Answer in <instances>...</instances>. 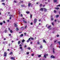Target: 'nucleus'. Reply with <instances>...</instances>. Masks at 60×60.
<instances>
[{
	"label": "nucleus",
	"mask_w": 60,
	"mask_h": 60,
	"mask_svg": "<svg viewBox=\"0 0 60 60\" xmlns=\"http://www.w3.org/2000/svg\"><path fill=\"white\" fill-rule=\"evenodd\" d=\"M7 53L6 52H4V55L3 56H4L5 57H6V56H7Z\"/></svg>",
	"instance_id": "f257e3e1"
},
{
	"label": "nucleus",
	"mask_w": 60,
	"mask_h": 60,
	"mask_svg": "<svg viewBox=\"0 0 60 60\" xmlns=\"http://www.w3.org/2000/svg\"><path fill=\"white\" fill-rule=\"evenodd\" d=\"M37 19H34V23H36L37 22Z\"/></svg>",
	"instance_id": "f03ea898"
},
{
	"label": "nucleus",
	"mask_w": 60,
	"mask_h": 60,
	"mask_svg": "<svg viewBox=\"0 0 60 60\" xmlns=\"http://www.w3.org/2000/svg\"><path fill=\"white\" fill-rule=\"evenodd\" d=\"M9 16L10 17L9 18V19H11L12 18L11 17H13V15H12L10 14L9 15Z\"/></svg>",
	"instance_id": "7ed1b4c3"
},
{
	"label": "nucleus",
	"mask_w": 60,
	"mask_h": 60,
	"mask_svg": "<svg viewBox=\"0 0 60 60\" xmlns=\"http://www.w3.org/2000/svg\"><path fill=\"white\" fill-rule=\"evenodd\" d=\"M11 59L12 60H14L15 58L13 57H11Z\"/></svg>",
	"instance_id": "20e7f679"
},
{
	"label": "nucleus",
	"mask_w": 60,
	"mask_h": 60,
	"mask_svg": "<svg viewBox=\"0 0 60 60\" xmlns=\"http://www.w3.org/2000/svg\"><path fill=\"white\" fill-rule=\"evenodd\" d=\"M44 11L45 12H46L47 11V9L45 8H44Z\"/></svg>",
	"instance_id": "39448f33"
},
{
	"label": "nucleus",
	"mask_w": 60,
	"mask_h": 60,
	"mask_svg": "<svg viewBox=\"0 0 60 60\" xmlns=\"http://www.w3.org/2000/svg\"><path fill=\"white\" fill-rule=\"evenodd\" d=\"M43 9H44V8H41L40 9V11H43Z\"/></svg>",
	"instance_id": "423d86ee"
},
{
	"label": "nucleus",
	"mask_w": 60,
	"mask_h": 60,
	"mask_svg": "<svg viewBox=\"0 0 60 60\" xmlns=\"http://www.w3.org/2000/svg\"><path fill=\"white\" fill-rule=\"evenodd\" d=\"M51 58H55V57L52 55H51Z\"/></svg>",
	"instance_id": "0eeeda50"
},
{
	"label": "nucleus",
	"mask_w": 60,
	"mask_h": 60,
	"mask_svg": "<svg viewBox=\"0 0 60 60\" xmlns=\"http://www.w3.org/2000/svg\"><path fill=\"white\" fill-rule=\"evenodd\" d=\"M31 4H32L30 3H28V6L29 7H30V5H31Z\"/></svg>",
	"instance_id": "6e6552de"
},
{
	"label": "nucleus",
	"mask_w": 60,
	"mask_h": 60,
	"mask_svg": "<svg viewBox=\"0 0 60 60\" xmlns=\"http://www.w3.org/2000/svg\"><path fill=\"white\" fill-rule=\"evenodd\" d=\"M23 22H24V23H27V22L25 20H23Z\"/></svg>",
	"instance_id": "1a4fd4ad"
},
{
	"label": "nucleus",
	"mask_w": 60,
	"mask_h": 60,
	"mask_svg": "<svg viewBox=\"0 0 60 60\" xmlns=\"http://www.w3.org/2000/svg\"><path fill=\"white\" fill-rule=\"evenodd\" d=\"M20 2H19V4H21V3H23V1H21V0H20Z\"/></svg>",
	"instance_id": "9d476101"
},
{
	"label": "nucleus",
	"mask_w": 60,
	"mask_h": 60,
	"mask_svg": "<svg viewBox=\"0 0 60 60\" xmlns=\"http://www.w3.org/2000/svg\"><path fill=\"white\" fill-rule=\"evenodd\" d=\"M21 43V41H19L18 42V44H20V43Z\"/></svg>",
	"instance_id": "9b49d317"
},
{
	"label": "nucleus",
	"mask_w": 60,
	"mask_h": 60,
	"mask_svg": "<svg viewBox=\"0 0 60 60\" xmlns=\"http://www.w3.org/2000/svg\"><path fill=\"white\" fill-rule=\"evenodd\" d=\"M16 30L17 31H18L19 30V28H18V27H17L16 28Z\"/></svg>",
	"instance_id": "f8f14e48"
},
{
	"label": "nucleus",
	"mask_w": 60,
	"mask_h": 60,
	"mask_svg": "<svg viewBox=\"0 0 60 60\" xmlns=\"http://www.w3.org/2000/svg\"><path fill=\"white\" fill-rule=\"evenodd\" d=\"M56 9V10H58V9H59V7H56L55 8Z\"/></svg>",
	"instance_id": "ddd939ff"
},
{
	"label": "nucleus",
	"mask_w": 60,
	"mask_h": 60,
	"mask_svg": "<svg viewBox=\"0 0 60 60\" xmlns=\"http://www.w3.org/2000/svg\"><path fill=\"white\" fill-rule=\"evenodd\" d=\"M54 3H56L57 2V0H53Z\"/></svg>",
	"instance_id": "4468645a"
},
{
	"label": "nucleus",
	"mask_w": 60,
	"mask_h": 60,
	"mask_svg": "<svg viewBox=\"0 0 60 60\" xmlns=\"http://www.w3.org/2000/svg\"><path fill=\"white\" fill-rule=\"evenodd\" d=\"M22 36H23V34H22L20 35V37H22Z\"/></svg>",
	"instance_id": "2eb2a0df"
},
{
	"label": "nucleus",
	"mask_w": 60,
	"mask_h": 60,
	"mask_svg": "<svg viewBox=\"0 0 60 60\" xmlns=\"http://www.w3.org/2000/svg\"><path fill=\"white\" fill-rule=\"evenodd\" d=\"M42 45H41L40 46V49H42Z\"/></svg>",
	"instance_id": "dca6fc26"
},
{
	"label": "nucleus",
	"mask_w": 60,
	"mask_h": 60,
	"mask_svg": "<svg viewBox=\"0 0 60 60\" xmlns=\"http://www.w3.org/2000/svg\"><path fill=\"white\" fill-rule=\"evenodd\" d=\"M53 20H54V18H52L51 19V21H53Z\"/></svg>",
	"instance_id": "f3484780"
},
{
	"label": "nucleus",
	"mask_w": 60,
	"mask_h": 60,
	"mask_svg": "<svg viewBox=\"0 0 60 60\" xmlns=\"http://www.w3.org/2000/svg\"><path fill=\"white\" fill-rule=\"evenodd\" d=\"M43 42H45V43H46V41H45V40L44 39L43 40Z\"/></svg>",
	"instance_id": "a211bd4d"
},
{
	"label": "nucleus",
	"mask_w": 60,
	"mask_h": 60,
	"mask_svg": "<svg viewBox=\"0 0 60 60\" xmlns=\"http://www.w3.org/2000/svg\"><path fill=\"white\" fill-rule=\"evenodd\" d=\"M26 13H27V14H28L29 13H30V12L28 11H27L26 12Z\"/></svg>",
	"instance_id": "6ab92c4d"
},
{
	"label": "nucleus",
	"mask_w": 60,
	"mask_h": 60,
	"mask_svg": "<svg viewBox=\"0 0 60 60\" xmlns=\"http://www.w3.org/2000/svg\"><path fill=\"white\" fill-rule=\"evenodd\" d=\"M20 49H21L22 50H23V49H22V47H20Z\"/></svg>",
	"instance_id": "aec40b11"
},
{
	"label": "nucleus",
	"mask_w": 60,
	"mask_h": 60,
	"mask_svg": "<svg viewBox=\"0 0 60 60\" xmlns=\"http://www.w3.org/2000/svg\"><path fill=\"white\" fill-rule=\"evenodd\" d=\"M25 41V40L24 39H23L22 40V42H24Z\"/></svg>",
	"instance_id": "412c9836"
},
{
	"label": "nucleus",
	"mask_w": 60,
	"mask_h": 60,
	"mask_svg": "<svg viewBox=\"0 0 60 60\" xmlns=\"http://www.w3.org/2000/svg\"><path fill=\"white\" fill-rule=\"evenodd\" d=\"M37 44H39V45H40V42L39 41H38L37 42Z\"/></svg>",
	"instance_id": "4be33fe9"
},
{
	"label": "nucleus",
	"mask_w": 60,
	"mask_h": 60,
	"mask_svg": "<svg viewBox=\"0 0 60 60\" xmlns=\"http://www.w3.org/2000/svg\"><path fill=\"white\" fill-rule=\"evenodd\" d=\"M59 16V15H57L56 16V18H58Z\"/></svg>",
	"instance_id": "5701e85b"
},
{
	"label": "nucleus",
	"mask_w": 60,
	"mask_h": 60,
	"mask_svg": "<svg viewBox=\"0 0 60 60\" xmlns=\"http://www.w3.org/2000/svg\"><path fill=\"white\" fill-rule=\"evenodd\" d=\"M31 37V39L32 40H34V38H32V37Z\"/></svg>",
	"instance_id": "b1692460"
},
{
	"label": "nucleus",
	"mask_w": 60,
	"mask_h": 60,
	"mask_svg": "<svg viewBox=\"0 0 60 60\" xmlns=\"http://www.w3.org/2000/svg\"><path fill=\"white\" fill-rule=\"evenodd\" d=\"M51 27V26H48L47 27V28H50V27Z\"/></svg>",
	"instance_id": "393cba45"
},
{
	"label": "nucleus",
	"mask_w": 60,
	"mask_h": 60,
	"mask_svg": "<svg viewBox=\"0 0 60 60\" xmlns=\"http://www.w3.org/2000/svg\"><path fill=\"white\" fill-rule=\"evenodd\" d=\"M13 53V52H10V55H12Z\"/></svg>",
	"instance_id": "a878e982"
},
{
	"label": "nucleus",
	"mask_w": 60,
	"mask_h": 60,
	"mask_svg": "<svg viewBox=\"0 0 60 60\" xmlns=\"http://www.w3.org/2000/svg\"><path fill=\"white\" fill-rule=\"evenodd\" d=\"M10 33H12V32H13V31H12V30H10Z\"/></svg>",
	"instance_id": "bb28decb"
},
{
	"label": "nucleus",
	"mask_w": 60,
	"mask_h": 60,
	"mask_svg": "<svg viewBox=\"0 0 60 60\" xmlns=\"http://www.w3.org/2000/svg\"><path fill=\"white\" fill-rule=\"evenodd\" d=\"M30 40H29L28 39L27 40V42H29V41Z\"/></svg>",
	"instance_id": "cd10ccee"
},
{
	"label": "nucleus",
	"mask_w": 60,
	"mask_h": 60,
	"mask_svg": "<svg viewBox=\"0 0 60 60\" xmlns=\"http://www.w3.org/2000/svg\"><path fill=\"white\" fill-rule=\"evenodd\" d=\"M38 57H41V55H38Z\"/></svg>",
	"instance_id": "c85d7f7f"
},
{
	"label": "nucleus",
	"mask_w": 60,
	"mask_h": 60,
	"mask_svg": "<svg viewBox=\"0 0 60 60\" xmlns=\"http://www.w3.org/2000/svg\"><path fill=\"white\" fill-rule=\"evenodd\" d=\"M2 4H3V5H4L5 6V3H2Z\"/></svg>",
	"instance_id": "c756f323"
},
{
	"label": "nucleus",
	"mask_w": 60,
	"mask_h": 60,
	"mask_svg": "<svg viewBox=\"0 0 60 60\" xmlns=\"http://www.w3.org/2000/svg\"><path fill=\"white\" fill-rule=\"evenodd\" d=\"M28 49H29V50H30V49H31V48L30 47H29L28 48Z\"/></svg>",
	"instance_id": "7c9ffc66"
},
{
	"label": "nucleus",
	"mask_w": 60,
	"mask_h": 60,
	"mask_svg": "<svg viewBox=\"0 0 60 60\" xmlns=\"http://www.w3.org/2000/svg\"><path fill=\"white\" fill-rule=\"evenodd\" d=\"M15 27H17V24H15Z\"/></svg>",
	"instance_id": "2f4dec72"
},
{
	"label": "nucleus",
	"mask_w": 60,
	"mask_h": 60,
	"mask_svg": "<svg viewBox=\"0 0 60 60\" xmlns=\"http://www.w3.org/2000/svg\"><path fill=\"white\" fill-rule=\"evenodd\" d=\"M32 15H30V18H32Z\"/></svg>",
	"instance_id": "473e14b6"
},
{
	"label": "nucleus",
	"mask_w": 60,
	"mask_h": 60,
	"mask_svg": "<svg viewBox=\"0 0 60 60\" xmlns=\"http://www.w3.org/2000/svg\"><path fill=\"white\" fill-rule=\"evenodd\" d=\"M42 4H40V7H41V6H42Z\"/></svg>",
	"instance_id": "72a5a7b5"
},
{
	"label": "nucleus",
	"mask_w": 60,
	"mask_h": 60,
	"mask_svg": "<svg viewBox=\"0 0 60 60\" xmlns=\"http://www.w3.org/2000/svg\"><path fill=\"white\" fill-rule=\"evenodd\" d=\"M52 26H54V23L53 22H52Z\"/></svg>",
	"instance_id": "f704fd0d"
},
{
	"label": "nucleus",
	"mask_w": 60,
	"mask_h": 60,
	"mask_svg": "<svg viewBox=\"0 0 60 60\" xmlns=\"http://www.w3.org/2000/svg\"><path fill=\"white\" fill-rule=\"evenodd\" d=\"M57 42H58V43L59 44V45H60V41H58Z\"/></svg>",
	"instance_id": "c9c22d12"
},
{
	"label": "nucleus",
	"mask_w": 60,
	"mask_h": 60,
	"mask_svg": "<svg viewBox=\"0 0 60 60\" xmlns=\"http://www.w3.org/2000/svg\"><path fill=\"white\" fill-rule=\"evenodd\" d=\"M54 13H56V10H54Z\"/></svg>",
	"instance_id": "e433bc0d"
},
{
	"label": "nucleus",
	"mask_w": 60,
	"mask_h": 60,
	"mask_svg": "<svg viewBox=\"0 0 60 60\" xmlns=\"http://www.w3.org/2000/svg\"><path fill=\"white\" fill-rule=\"evenodd\" d=\"M0 25H3V23L2 22L0 23Z\"/></svg>",
	"instance_id": "4c0bfd02"
},
{
	"label": "nucleus",
	"mask_w": 60,
	"mask_h": 60,
	"mask_svg": "<svg viewBox=\"0 0 60 60\" xmlns=\"http://www.w3.org/2000/svg\"><path fill=\"white\" fill-rule=\"evenodd\" d=\"M44 57H45V58H46V55H44Z\"/></svg>",
	"instance_id": "58836bf2"
},
{
	"label": "nucleus",
	"mask_w": 60,
	"mask_h": 60,
	"mask_svg": "<svg viewBox=\"0 0 60 60\" xmlns=\"http://www.w3.org/2000/svg\"><path fill=\"white\" fill-rule=\"evenodd\" d=\"M14 3H17V2L15 0H14Z\"/></svg>",
	"instance_id": "ea45409f"
},
{
	"label": "nucleus",
	"mask_w": 60,
	"mask_h": 60,
	"mask_svg": "<svg viewBox=\"0 0 60 60\" xmlns=\"http://www.w3.org/2000/svg\"><path fill=\"white\" fill-rule=\"evenodd\" d=\"M2 2H4V0H1Z\"/></svg>",
	"instance_id": "a19ab883"
},
{
	"label": "nucleus",
	"mask_w": 60,
	"mask_h": 60,
	"mask_svg": "<svg viewBox=\"0 0 60 60\" xmlns=\"http://www.w3.org/2000/svg\"><path fill=\"white\" fill-rule=\"evenodd\" d=\"M31 37H30V38H29L28 39V40H29L30 41V39H31Z\"/></svg>",
	"instance_id": "79ce46f5"
},
{
	"label": "nucleus",
	"mask_w": 60,
	"mask_h": 60,
	"mask_svg": "<svg viewBox=\"0 0 60 60\" xmlns=\"http://www.w3.org/2000/svg\"><path fill=\"white\" fill-rule=\"evenodd\" d=\"M25 35H26V33H25L24 34Z\"/></svg>",
	"instance_id": "37998d69"
},
{
	"label": "nucleus",
	"mask_w": 60,
	"mask_h": 60,
	"mask_svg": "<svg viewBox=\"0 0 60 60\" xmlns=\"http://www.w3.org/2000/svg\"><path fill=\"white\" fill-rule=\"evenodd\" d=\"M31 56H34V54H31Z\"/></svg>",
	"instance_id": "c03bdc74"
},
{
	"label": "nucleus",
	"mask_w": 60,
	"mask_h": 60,
	"mask_svg": "<svg viewBox=\"0 0 60 60\" xmlns=\"http://www.w3.org/2000/svg\"><path fill=\"white\" fill-rule=\"evenodd\" d=\"M26 54H29V52H27Z\"/></svg>",
	"instance_id": "a18cd8bd"
},
{
	"label": "nucleus",
	"mask_w": 60,
	"mask_h": 60,
	"mask_svg": "<svg viewBox=\"0 0 60 60\" xmlns=\"http://www.w3.org/2000/svg\"><path fill=\"white\" fill-rule=\"evenodd\" d=\"M30 44H33V42L31 41L30 42Z\"/></svg>",
	"instance_id": "49530a36"
},
{
	"label": "nucleus",
	"mask_w": 60,
	"mask_h": 60,
	"mask_svg": "<svg viewBox=\"0 0 60 60\" xmlns=\"http://www.w3.org/2000/svg\"><path fill=\"white\" fill-rule=\"evenodd\" d=\"M5 33H6L7 32V30H5Z\"/></svg>",
	"instance_id": "de8ad7c7"
},
{
	"label": "nucleus",
	"mask_w": 60,
	"mask_h": 60,
	"mask_svg": "<svg viewBox=\"0 0 60 60\" xmlns=\"http://www.w3.org/2000/svg\"><path fill=\"white\" fill-rule=\"evenodd\" d=\"M58 6H60V4L57 5V7H58Z\"/></svg>",
	"instance_id": "09e8293b"
},
{
	"label": "nucleus",
	"mask_w": 60,
	"mask_h": 60,
	"mask_svg": "<svg viewBox=\"0 0 60 60\" xmlns=\"http://www.w3.org/2000/svg\"><path fill=\"white\" fill-rule=\"evenodd\" d=\"M46 56H49V55L48 54H46Z\"/></svg>",
	"instance_id": "8fccbe9b"
},
{
	"label": "nucleus",
	"mask_w": 60,
	"mask_h": 60,
	"mask_svg": "<svg viewBox=\"0 0 60 60\" xmlns=\"http://www.w3.org/2000/svg\"><path fill=\"white\" fill-rule=\"evenodd\" d=\"M9 36H11V34H9Z\"/></svg>",
	"instance_id": "3c124183"
},
{
	"label": "nucleus",
	"mask_w": 60,
	"mask_h": 60,
	"mask_svg": "<svg viewBox=\"0 0 60 60\" xmlns=\"http://www.w3.org/2000/svg\"><path fill=\"white\" fill-rule=\"evenodd\" d=\"M26 45H24V48H26Z\"/></svg>",
	"instance_id": "603ef678"
},
{
	"label": "nucleus",
	"mask_w": 60,
	"mask_h": 60,
	"mask_svg": "<svg viewBox=\"0 0 60 60\" xmlns=\"http://www.w3.org/2000/svg\"><path fill=\"white\" fill-rule=\"evenodd\" d=\"M33 22H31L30 23V24L31 25H33Z\"/></svg>",
	"instance_id": "864d4df0"
},
{
	"label": "nucleus",
	"mask_w": 60,
	"mask_h": 60,
	"mask_svg": "<svg viewBox=\"0 0 60 60\" xmlns=\"http://www.w3.org/2000/svg\"><path fill=\"white\" fill-rule=\"evenodd\" d=\"M57 37H59V35H57L56 36Z\"/></svg>",
	"instance_id": "5fc2aeb1"
},
{
	"label": "nucleus",
	"mask_w": 60,
	"mask_h": 60,
	"mask_svg": "<svg viewBox=\"0 0 60 60\" xmlns=\"http://www.w3.org/2000/svg\"><path fill=\"white\" fill-rule=\"evenodd\" d=\"M3 23H6V22H5V21H3Z\"/></svg>",
	"instance_id": "6e6d98bb"
},
{
	"label": "nucleus",
	"mask_w": 60,
	"mask_h": 60,
	"mask_svg": "<svg viewBox=\"0 0 60 60\" xmlns=\"http://www.w3.org/2000/svg\"><path fill=\"white\" fill-rule=\"evenodd\" d=\"M11 41V42H12V43L13 42H14V41L13 40L12 41Z\"/></svg>",
	"instance_id": "4d7b16f0"
},
{
	"label": "nucleus",
	"mask_w": 60,
	"mask_h": 60,
	"mask_svg": "<svg viewBox=\"0 0 60 60\" xmlns=\"http://www.w3.org/2000/svg\"><path fill=\"white\" fill-rule=\"evenodd\" d=\"M19 46H20V47H22V45H19Z\"/></svg>",
	"instance_id": "13d9d810"
},
{
	"label": "nucleus",
	"mask_w": 60,
	"mask_h": 60,
	"mask_svg": "<svg viewBox=\"0 0 60 60\" xmlns=\"http://www.w3.org/2000/svg\"><path fill=\"white\" fill-rule=\"evenodd\" d=\"M27 26L26 25V26H25V28L26 29V27Z\"/></svg>",
	"instance_id": "bf43d9fd"
},
{
	"label": "nucleus",
	"mask_w": 60,
	"mask_h": 60,
	"mask_svg": "<svg viewBox=\"0 0 60 60\" xmlns=\"http://www.w3.org/2000/svg\"><path fill=\"white\" fill-rule=\"evenodd\" d=\"M21 17H22V16H23V15L22 14H21Z\"/></svg>",
	"instance_id": "052dcab7"
},
{
	"label": "nucleus",
	"mask_w": 60,
	"mask_h": 60,
	"mask_svg": "<svg viewBox=\"0 0 60 60\" xmlns=\"http://www.w3.org/2000/svg\"><path fill=\"white\" fill-rule=\"evenodd\" d=\"M54 50H55V49H54V48H53V51H54Z\"/></svg>",
	"instance_id": "680f3d73"
},
{
	"label": "nucleus",
	"mask_w": 60,
	"mask_h": 60,
	"mask_svg": "<svg viewBox=\"0 0 60 60\" xmlns=\"http://www.w3.org/2000/svg\"><path fill=\"white\" fill-rule=\"evenodd\" d=\"M4 40H6V38H4Z\"/></svg>",
	"instance_id": "e2e57ef3"
},
{
	"label": "nucleus",
	"mask_w": 60,
	"mask_h": 60,
	"mask_svg": "<svg viewBox=\"0 0 60 60\" xmlns=\"http://www.w3.org/2000/svg\"><path fill=\"white\" fill-rule=\"evenodd\" d=\"M57 41V40H56V41H55L54 42V43L56 42V41Z\"/></svg>",
	"instance_id": "0e129e2a"
},
{
	"label": "nucleus",
	"mask_w": 60,
	"mask_h": 60,
	"mask_svg": "<svg viewBox=\"0 0 60 60\" xmlns=\"http://www.w3.org/2000/svg\"><path fill=\"white\" fill-rule=\"evenodd\" d=\"M10 13L9 12H8V14H9Z\"/></svg>",
	"instance_id": "69168bd1"
},
{
	"label": "nucleus",
	"mask_w": 60,
	"mask_h": 60,
	"mask_svg": "<svg viewBox=\"0 0 60 60\" xmlns=\"http://www.w3.org/2000/svg\"><path fill=\"white\" fill-rule=\"evenodd\" d=\"M10 50V49H8V51H9Z\"/></svg>",
	"instance_id": "338daca9"
},
{
	"label": "nucleus",
	"mask_w": 60,
	"mask_h": 60,
	"mask_svg": "<svg viewBox=\"0 0 60 60\" xmlns=\"http://www.w3.org/2000/svg\"><path fill=\"white\" fill-rule=\"evenodd\" d=\"M43 7H45V5H43Z\"/></svg>",
	"instance_id": "774afa93"
}]
</instances>
